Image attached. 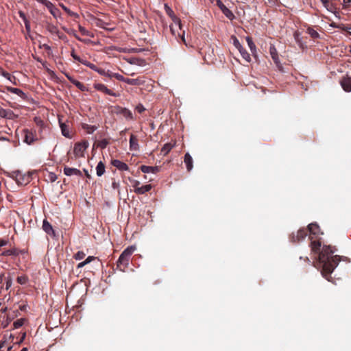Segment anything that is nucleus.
I'll use <instances>...</instances> for the list:
<instances>
[{"label":"nucleus","mask_w":351,"mask_h":351,"mask_svg":"<svg viewBox=\"0 0 351 351\" xmlns=\"http://www.w3.org/2000/svg\"><path fill=\"white\" fill-rule=\"evenodd\" d=\"M7 243V241L0 239V247L5 245Z\"/></svg>","instance_id":"56"},{"label":"nucleus","mask_w":351,"mask_h":351,"mask_svg":"<svg viewBox=\"0 0 351 351\" xmlns=\"http://www.w3.org/2000/svg\"><path fill=\"white\" fill-rule=\"evenodd\" d=\"M86 256V254L83 251H78L73 255V258L80 261L83 259Z\"/></svg>","instance_id":"38"},{"label":"nucleus","mask_w":351,"mask_h":351,"mask_svg":"<svg viewBox=\"0 0 351 351\" xmlns=\"http://www.w3.org/2000/svg\"><path fill=\"white\" fill-rule=\"evenodd\" d=\"M88 145L89 143L87 141L76 143L73 149L75 156L76 157H83L84 152L88 147Z\"/></svg>","instance_id":"7"},{"label":"nucleus","mask_w":351,"mask_h":351,"mask_svg":"<svg viewBox=\"0 0 351 351\" xmlns=\"http://www.w3.org/2000/svg\"><path fill=\"white\" fill-rule=\"evenodd\" d=\"M321 1L325 8L330 3L329 0H321Z\"/></svg>","instance_id":"57"},{"label":"nucleus","mask_w":351,"mask_h":351,"mask_svg":"<svg viewBox=\"0 0 351 351\" xmlns=\"http://www.w3.org/2000/svg\"><path fill=\"white\" fill-rule=\"evenodd\" d=\"M140 169L141 170L142 172H143L145 173H152L156 174L158 172H159L160 167L158 166L151 167V166H147V165H141L140 167Z\"/></svg>","instance_id":"15"},{"label":"nucleus","mask_w":351,"mask_h":351,"mask_svg":"<svg viewBox=\"0 0 351 351\" xmlns=\"http://www.w3.org/2000/svg\"><path fill=\"white\" fill-rule=\"evenodd\" d=\"M152 188V186L151 184H146L140 187H136V189H134V192L136 194L141 195L149 191Z\"/></svg>","instance_id":"23"},{"label":"nucleus","mask_w":351,"mask_h":351,"mask_svg":"<svg viewBox=\"0 0 351 351\" xmlns=\"http://www.w3.org/2000/svg\"><path fill=\"white\" fill-rule=\"evenodd\" d=\"M112 186L114 189H118L119 187V183L114 181L112 183Z\"/></svg>","instance_id":"51"},{"label":"nucleus","mask_w":351,"mask_h":351,"mask_svg":"<svg viewBox=\"0 0 351 351\" xmlns=\"http://www.w3.org/2000/svg\"><path fill=\"white\" fill-rule=\"evenodd\" d=\"M268 3L272 6L278 5V0H268Z\"/></svg>","instance_id":"53"},{"label":"nucleus","mask_w":351,"mask_h":351,"mask_svg":"<svg viewBox=\"0 0 351 351\" xmlns=\"http://www.w3.org/2000/svg\"><path fill=\"white\" fill-rule=\"evenodd\" d=\"M109 77H110V78L114 77L117 80L124 82H125V80H127L126 77H125L123 75H121L119 73H110V74H109Z\"/></svg>","instance_id":"33"},{"label":"nucleus","mask_w":351,"mask_h":351,"mask_svg":"<svg viewBox=\"0 0 351 351\" xmlns=\"http://www.w3.org/2000/svg\"><path fill=\"white\" fill-rule=\"evenodd\" d=\"M78 28L82 35L93 37V34H91L89 31H88L85 27H84L81 25H79Z\"/></svg>","instance_id":"36"},{"label":"nucleus","mask_w":351,"mask_h":351,"mask_svg":"<svg viewBox=\"0 0 351 351\" xmlns=\"http://www.w3.org/2000/svg\"><path fill=\"white\" fill-rule=\"evenodd\" d=\"M43 3L48 8L49 10H50V8L51 7H53L54 5L51 2H50L49 1H47V0H44Z\"/></svg>","instance_id":"45"},{"label":"nucleus","mask_w":351,"mask_h":351,"mask_svg":"<svg viewBox=\"0 0 351 351\" xmlns=\"http://www.w3.org/2000/svg\"><path fill=\"white\" fill-rule=\"evenodd\" d=\"M82 127L88 134H93L97 129V126L87 123H82Z\"/></svg>","instance_id":"27"},{"label":"nucleus","mask_w":351,"mask_h":351,"mask_svg":"<svg viewBox=\"0 0 351 351\" xmlns=\"http://www.w3.org/2000/svg\"><path fill=\"white\" fill-rule=\"evenodd\" d=\"M17 281L19 283L22 284V276H19L17 278Z\"/></svg>","instance_id":"60"},{"label":"nucleus","mask_w":351,"mask_h":351,"mask_svg":"<svg viewBox=\"0 0 351 351\" xmlns=\"http://www.w3.org/2000/svg\"><path fill=\"white\" fill-rule=\"evenodd\" d=\"M88 67H89L90 69H91L92 70H93V71H96V69H97V66L95 64H93V63H91V62H90V63L88 64Z\"/></svg>","instance_id":"50"},{"label":"nucleus","mask_w":351,"mask_h":351,"mask_svg":"<svg viewBox=\"0 0 351 351\" xmlns=\"http://www.w3.org/2000/svg\"><path fill=\"white\" fill-rule=\"evenodd\" d=\"M32 175V173H29V172H28L27 175L23 174V181H25V180H26L27 182H29Z\"/></svg>","instance_id":"47"},{"label":"nucleus","mask_w":351,"mask_h":351,"mask_svg":"<svg viewBox=\"0 0 351 351\" xmlns=\"http://www.w3.org/2000/svg\"><path fill=\"white\" fill-rule=\"evenodd\" d=\"M311 36L314 38H317L319 36V34L316 31L313 30L311 33Z\"/></svg>","instance_id":"59"},{"label":"nucleus","mask_w":351,"mask_h":351,"mask_svg":"<svg viewBox=\"0 0 351 351\" xmlns=\"http://www.w3.org/2000/svg\"><path fill=\"white\" fill-rule=\"evenodd\" d=\"M217 5L219 8L222 13L230 21H232L235 16L232 12L229 10L221 0H217Z\"/></svg>","instance_id":"8"},{"label":"nucleus","mask_w":351,"mask_h":351,"mask_svg":"<svg viewBox=\"0 0 351 351\" xmlns=\"http://www.w3.org/2000/svg\"><path fill=\"white\" fill-rule=\"evenodd\" d=\"M173 147V145L171 143H165L161 149V153L166 156Z\"/></svg>","instance_id":"29"},{"label":"nucleus","mask_w":351,"mask_h":351,"mask_svg":"<svg viewBox=\"0 0 351 351\" xmlns=\"http://www.w3.org/2000/svg\"><path fill=\"white\" fill-rule=\"evenodd\" d=\"M109 143V140L106 138L100 141H96L93 144V147H97L101 149H104L108 146Z\"/></svg>","instance_id":"24"},{"label":"nucleus","mask_w":351,"mask_h":351,"mask_svg":"<svg viewBox=\"0 0 351 351\" xmlns=\"http://www.w3.org/2000/svg\"><path fill=\"white\" fill-rule=\"evenodd\" d=\"M343 2L345 6H349L351 3V0H343Z\"/></svg>","instance_id":"58"},{"label":"nucleus","mask_w":351,"mask_h":351,"mask_svg":"<svg viewBox=\"0 0 351 351\" xmlns=\"http://www.w3.org/2000/svg\"><path fill=\"white\" fill-rule=\"evenodd\" d=\"M75 38H76V39H77V40H80V41L85 42V40H84L81 39V38H80L78 36H77V35H75Z\"/></svg>","instance_id":"61"},{"label":"nucleus","mask_w":351,"mask_h":351,"mask_svg":"<svg viewBox=\"0 0 351 351\" xmlns=\"http://www.w3.org/2000/svg\"><path fill=\"white\" fill-rule=\"evenodd\" d=\"M80 63L82 64L88 66V64L90 63V62L87 61L86 60L81 58V61H80Z\"/></svg>","instance_id":"55"},{"label":"nucleus","mask_w":351,"mask_h":351,"mask_svg":"<svg viewBox=\"0 0 351 351\" xmlns=\"http://www.w3.org/2000/svg\"><path fill=\"white\" fill-rule=\"evenodd\" d=\"M34 121L39 128L38 133L36 131H32V130H23V143L29 145H34L38 143L39 140L42 138L41 134L45 127L44 121L40 117H34Z\"/></svg>","instance_id":"3"},{"label":"nucleus","mask_w":351,"mask_h":351,"mask_svg":"<svg viewBox=\"0 0 351 351\" xmlns=\"http://www.w3.org/2000/svg\"><path fill=\"white\" fill-rule=\"evenodd\" d=\"M49 178L51 180V182H55L56 180V179H57V176H56V175L55 173H51L49 175Z\"/></svg>","instance_id":"49"},{"label":"nucleus","mask_w":351,"mask_h":351,"mask_svg":"<svg viewBox=\"0 0 351 351\" xmlns=\"http://www.w3.org/2000/svg\"><path fill=\"white\" fill-rule=\"evenodd\" d=\"M96 259H97V257L93 256H88V257L85 259V261H82V262L80 263L77 265V268H78V269H79V268H82V267H84L85 265H86L87 264H88V263H90V262H92L93 261H95V260H96Z\"/></svg>","instance_id":"26"},{"label":"nucleus","mask_w":351,"mask_h":351,"mask_svg":"<svg viewBox=\"0 0 351 351\" xmlns=\"http://www.w3.org/2000/svg\"><path fill=\"white\" fill-rule=\"evenodd\" d=\"M139 184H140V182L138 181V180H134V183L132 184V186L135 189H136V187H140L139 186Z\"/></svg>","instance_id":"54"},{"label":"nucleus","mask_w":351,"mask_h":351,"mask_svg":"<svg viewBox=\"0 0 351 351\" xmlns=\"http://www.w3.org/2000/svg\"><path fill=\"white\" fill-rule=\"evenodd\" d=\"M330 26L334 28L339 29V27H342L343 26H341L340 24H337L335 22H332L330 23Z\"/></svg>","instance_id":"52"},{"label":"nucleus","mask_w":351,"mask_h":351,"mask_svg":"<svg viewBox=\"0 0 351 351\" xmlns=\"http://www.w3.org/2000/svg\"><path fill=\"white\" fill-rule=\"evenodd\" d=\"M269 53L275 64L278 65L280 64V60L278 57V51L274 45H271L269 47Z\"/></svg>","instance_id":"17"},{"label":"nucleus","mask_w":351,"mask_h":351,"mask_svg":"<svg viewBox=\"0 0 351 351\" xmlns=\"http://www.w3.org/2000/svg\"><path fill=\"white\" fill-rule=\"evenodd\" d=\"M3 275L0 274V284L3 282Z\"/></svg>","instance_id":"64"},{"label":"nucleus","mask_w":351,"mask_h":351,"mask_svg":"<svg viewBox=\"0 0 351 351\" xmlns=\"http://www.w3.org/2000/svg\"><path fill=\"white\" fill-rule=\"evenodd\" d=\"M65 75H66V78L69 80V82H71L73 84H74L81 91H88V90L84 84H83L80 82L76 80L70 75L65 74Z\"/></svg>","instance_id":"11"},{"label":"nucleus","mask_w":351,"mask_h":351,"mask_svg":"<svg viewBox=\"0 0 351 351\" xmlns=\"http://www.w3.org/2000/svg\"><path fill=\"white\" fill-rule=\"evenodd\" d=\"M95 71L101 75L107 76L108 77H109V74H110V73L109 71H106L104 69H103L101 68H99V67L97 68Z\"/></svg>","instance_id":"40"},{"label":"nucleus","mask_w":351,"mask_h":351,"mask_svg":"<svg viewBox=\"0 0 351 351\" xmlns=\"http://www.w3.org/2000/svg\"><path fill=\"white\" fill-rule=\"evenodd\" d=\"M96 172L98 176H101L105 172V165L100 161L96 167Z\"/></svg>","instance_id":"28"},{"label":"nucleus","mask_w":351,"mask_h":351,"mask_svg":"<svg viewBox=\"0 0 351 351\" xmlns=\"http://www.w3.org/2000/svg\"><path fill=\"white\" fill-rule=\"evenodd\" d=\"M49 11L55 18H57L60 14V10L57 8L55 5L51 7Z\"/></svg>","instance_id":"35"},{"label":"nucleus","mask_w":351,"mask_h":351,"mask_svg":"<svg viewBox=\"0 0 351 351\" xmlns=\"http://www.w3.org/2000/svg\"><path fill=\"white\" fill-rule=\"evenodd\" d=\"M2 254L5 255V256H10V255L15 254V250H7V251L2 252Z\"/></svg>","instance_id":"48"},{"label":"nucleus","mask_w":351,"mask_h":351,"mask_svg":"<svg viewBox=\"0 0 351 351\" xmlns=\"http://www.w3.org/2000/svg\"><path fill=\"white\" fill-rule=\"evenodd\" d=\"M115 113L121 114L127 119H133V115L132 112L128 108L117 106L115 108Z\"/></svg>","instance_id":"9"},{"label":"nucleus","mask_w":351,"mask_h":351,"mask_svg":"<svg viewBox=\"0 0 351 351\" xmlns=\"http://www.w3.org/2000/svg\"><path fill=\"white\" fill-rule=\"evenodd\" d=\"M47 29L52 34H56L60 38H62V36H63V34H62L59 29H58V27L51 24V23H48L47 25Z\"/></svg>","instance_id":"18"},{"label":"nucleus","mask_w":351,"mask_h":351,"mask_svg":"<svg viewBox=\"0 0 351 351\" xmlns=\"http://www.w3.org/2000/svg\"><path fill=\"white\" fill-rule=\"evenodd\" d=\"M62 134L65 137H70L69 127L64 123H60Z\"/></svg>","instance_id":"30"},{"label":"nucleus","mask_w":351,"mask_h":351,"mask_svg":"<svg viewBox=\"0 0 351 351\" xmlns=\"http://www.w3.org/2000/svg\"><path fill=\"white\" fill-rule=\"evenodd\" d=\"M10 177L14 180L18 185L21 184L22 173L20 171H13L9 173Z\"/></svg>","instance_id":"19"},{"label":"nucleus","mask_w":351,"mask_h":351,"mask_svg":"<svg viewBox=\"0 0 351 351\" xmlns=\"http://www.w3.org/2000/svg\"><path fill=\"white\" fill-rule=\"evenodd\" d=\"M341 26H343L342 27H339L340 29L343 30V31H346V32H348V34L351 36V32H349V27L348 25H346L345 24H343V23H341L340 24Z\"/></svg>","instance_id":"43"},{"label":"nucleus","mask_w":351,"mask_h":351,"mask_svg":"<svg viewBox=\"0 0 351 351\" xmlns=\"http://www.w3.org/2000/svg\"><path fill=\"white\" fill-rule=\"evenodd\" d=\"M136 110L138 113H142L145 110V108L142 104H138L136 106Z\"/></svg>","instance_id":"42"},{"label":"nucleus","mask_w":351,"mask_h":351,"mask_svg":"<svg viewBox=\"0 0 351 351\" xmlns=\"http://www.w3.org/2000/svg\"><path fill=\"white\" fill-rule=\"evenodd\" d=\"M233 44L238 50L243 49V46L241 45L239 40L235 36H233Z\"/></svg>","instance_id":"39"},{"label":"nucleus","mask_w":351,"mask_h":351,"mask_svg":"<svg viewBox=\"0 0 351 351\" xmlns=\"http://www.w3.org/2000/svg\"><path fill=\"white\" fill-rule=\"evenodd\" d=\"M102 23V21L101 20H98L97 22L96 23V25L99 27H101V24Z\"/></svg>","instance_id":"62"},{"label":"nucleus","mask_w":351,"mask_h":351,"mask_svg":"<svg viewBox=\"0 0 351 351\" xmlns=\"http://www.w3.org/2000/svg\"><path fill=\"white\" fill-rule=\"evenodd\" d=\"M165 10L173 23V24L169 26L171 34L178 42H182L184 45H187L184 38L185 32L182 29L180 19L175 14L173 10L167 4H165Z\"/></svg>","instance_id":"2"},{"label":"nucleus","mask_w":351,"mask_h":351,"mask_svg":"<svg viewBox=\"0 0 351 351\" xmlns=\"http://www.w3.org/2000/svg\"><path fill=\"white\" fill-rule=\"evenodd\" d=\"M94 88L98 90V91H101L106 95H111V96H114V97H117V95L112 92V90L108 89L104 84H100V83H95L94 84Z\"/></svg>","instance_id":"10"},{"label":"nucleus","mask_w":351,"mask_h":351,"mask_svg":"<svg viewBox=\"0 0 351 351\" xmlns=\"http://www.w3.org/2000/svg\"><path fill=\"white\" fill-rule=\"evenodd\" d=\"M111 164L112 166L115 167L117 169H118L120 171L129 170L128 165L126 163L121 162L119 160H117V159L112 160L111 161Z\"/></svg>","instance_id":"13"},{"label":"nucleus","mask_w":351,"mask_h":351,"mask_svg":"<svg viewBox=\"0 0 351 351\" xmlns=\"http://www.w3.org/2000/svg\"><path fill=\"white\" fill-rule=\"evenodd\" d=\"M306 229L309 233L310 247L312 252L317 254V259L320 267H322V275L326 280H330V274L335 268L338 265L340 261V256L333 255L337 249L331 245H323L322 247V241L318 238L320 234L319 226L317 223H310Z\"/></svg>","instance_id":"1"},{"label":"nucleus","mask_w":351,"mask_h":351,"mask_svg":"<svg viewBox=\"0 0 351 351\" xmlns=\"http://www.w3.org/2000/svg\"><path fill=\"white\" fill-rule=\"evenodd\" d=\"M23 20H25V27H26V29L27 32V35L25 36L26 39L29 38L34 44L38 45V46L40 48H44L47 51V52L48 53H49L50 51H51V47L48 45L45 44V43L43 44L41 43V41L40 40V38H41L40 35H38V34L34 33V32L32 33L30 32L29 23L25 20L24 15H23Z\"/></svg>","instance_id":"5"},{"label":"nucleus","mask_w":351,"mask_h":351,"mask_svg":"<svg viewBox=\"0 0 351 351\" xmlns=\"http://www.w3.org/2000/svg\"><path fill=\"white\" fill-rule=\"evenodd\" d=\"M144 82L145 81L141 77L136 79L127 78V80H125V83L132 86H140L143 84Z\"/></svg>","instance_id":"21"},{"label":"nucleus","mask_w":351,"mask_h":351,"mask_svg":"<svg viewBox=\"0 0 351 351\" xmlns=\"http://www.w3.org/2000/svg\"><path fill=\"white\" fill-rule=\"evenodd\" d=\"M9 90L12 93H17L19 95L22 94V90L16 88H10Z\"/></svg>","instance_id":"46"},{"label":"nucleus","mask_w":351,"mask_h":351,"mask_svg":"<svg viewBox=\"0 0 351 351\" xmlns=\"http://www.w3.org/2000/svg\"><path fill=\"white\" fill-rule=\"evenodd\" d=\"M343 89L346 92L351 91V77H344L340 82Z\"/></svg>","instance_id":"14"},{"label":"nucleus","mask_w":351,"mask_h":351,"mask_svg":"<svg viewBox=\"0 0 351 351\" xmlns=\"http://www.w3.org/2000/svg\"><path fill=\"white\" fill-rule=\"evenodd\" d=\"M184 161L186 165L187 171H190L193 167V158L189 153L185 154Z\"/></svg>","instance_id":"20"},{"label":"nucleus","mask_w":351,"mask_h":351,"mask_svg":"<svg viewBox=\"0 0 351 351\" xmlns=\"http://www.w3.org/2000/svg\"><path fill=\"white\" fill-rule=\"evenodd\" d=\"M14 326L15 328H19L22 326V318L18 319L16 322H14Z\"/></svg>","instance_id":"41"},{"label":"nucleus","mask_w":351,"mask_h":351,"mask_svg":"<svg viewBox=\"0 0 351 351\" xmlns=\"http://www.w3.org/2000/svg\"><path fill=\"white\" fill-rule=\"evenodd\" d=\"M14 115V113L10 110L4 109L0 106V117L12 119Z\"/></svg>","instance_id":"25"},{"label":"nucleus","mask_w":351,"mask_h":351,"mask_svg":"<svg viewBox=\"0 0 351 351\" xmlns=\"http://www.w3.org/2000/svg\"><path fill=\"white\" fill-rule=\"evenodd\" d=\"M131 64H136L140 66H143L145 64L144 60L138 59V58H132L130 61Z\"/></svg>","instance_id":"37"},{"label":"nucleus","mask_w":351,"mask_h":351,"mask_svg":"<svg viewBox=\"0 0 351 351\" xmlns=\"http://www.w3.org/2000/svg\"><path fill=\"white\" fill-rule=\"evenodd\" d=\"M136 250V247L131 245L125 248L119 256L117 261V268L121 271H125L129 265L130 257Z\"/></svg>","instance_id":"4"},{"label":"nucleus","mask_w":351,"mask_h":351,"mask_svg":"<svg viewBox=\"0 0 351 351\" xmlns=\"http://www.w3.org/2000/svg\"><path fill=\"white\" fill-rule=\"evenodd\" d=\"M43 229L47 234L54 235V230L52 226L47 220L43 221Z\"/></svg>","instance_id":"22"},{"label":"nucleus","mask_w":351,"mask_h":351,"mask_svg":"<svg viewBox=\"0 0 351 351\" xmlns=\"http://www.w3.org/2000/svg\"><path fill=\"white\" fill-rule=\"evenodd\" d=\"M64 173L67 176H71L73 175L82 177V171L75 168H71L67 166L64 167Z\"/></svg>","instance_id":"12"},{"label":"nucleus","mask_w":351,"mask_h":351,"mask_svg":"<svg viewBox=\"0 0 351 351\" xmlns=\"http://www.w3.org/2000/svg\"><path fill=\"white\" fill-rule=\"evenodd\" d=\"M130 149L132 151H137L139 149V145L138 143V138L134 134L130 135Z\"/></svg>","instance_id":"16"},{"label":"nucleus","mask_w":351,"mask_h":351,"mask_svg":"<svg viewBox=\"0 0 351 351\" xmlns=\"http://www.w3.org/2000/svg\"><path fill=\"white\" fill-rule=\"evenodd\" d=\"M326 8L327 9V10H328L329 12H332L337 17L339 18V12H337L336 10V8L334 4L332 3H329L328 5V6L326 7Z\"/></svg>","instance_id":"32"},{"label":"nucleus","mask_w":351,"mask_h":351,"mask_svg":"<svg viewBox=\"0 0 351 351\" xmlns=\"http://www.w3.org/2000/svg\"><path fill=\"white\" fill-rule=\"evenodd\" d=\"M243 58L247 60L248 62H250L251 58L250 53L243 47V49L239 50Z\"/></svg>","instance_id":"31"},{"label":"nucleus","mask_w":351,"mask_h":351,"mask_svg":"<svg viewBox=\"0 0 351 351\" xmlns=\"http://www.w3.org/2000/svg\"><path fill=\"white\" fill-rule=\"evenodd\" d=\"M85 173H86V176L87 178H90V175L88 174V171L86 170V169H84Z\"/></svg>","instance_id":"63"},{"label":"nucleus","mask_w":351,"mask_h":351,"mask_svg":"<svg viewBox=\"0 0 351 351\" xmlns=\"http://www.w3.org/2000/svg\"><path fill=\"white\" fill-rule=\"evenodd\" d=\"M71 56L73 57V58L78 62L81 61V58L80 56H78L75 53V50L73 49L72 51H71Z\"/></svg>","instance_id":"44"},{"label":"nucleus","mask_w":351,"mask_h":351,"mask_svg":"<svg viewBox=\"0 0 351 351\" xmlns=\"http://www.w3.org/2000/svg\"><path fill=\"white\" fill-rule=\"evenodd\" d=\"M308 234V230L302 228L299 229L296 232H292L289 235V240L293 243H297L304 239Z\"/></svg>","instance_id":"6"},{"label":"nucleus","mask_w":351,"mask_h":351,"mask_svg":"<svg viewBox=\"0 0 351 351\" xmlns=\"http://www.w3.org/2000/svg\"><path fill=\"white\" fill-rule=\"evenodd\" d=\"M246 41L247 43V45H248L251 51L253 53L256 50V45H255L254 43L253 42L252 38L247 36L246 38Z\"/></svg>","instance_id":"34"}]
</instances>
